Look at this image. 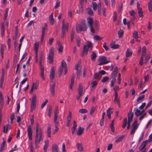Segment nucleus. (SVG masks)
I'll return each mask as SVG.
<instances>
[{"mask_svg":"<svg viewBox=\"0 0 152 152\" xmlns=\"http://www.w3.org/2000/svg\"><path fill=\"white\" fill-rule=\"evenodd\" d=\"M27 135L28 139L30 140H31L32 138V130L31 126L29 125L27 129Z\"/></svg>","mask_w":152,"mask_h":152,"instance_id":"12","label":"nucleus"},{"mask_svg":"<svg viewBox=\"0 0 152 152\" xmlns=\"http://www.w3.org/2000/svg\"><path fill=\"white\" fill-rule=\"evenodd\" d=\"M88 24L89 26L94 24V21L92 18L91 17H89L87 19Z\"/></svg>","mask_w":152,"mask_h":152,"instance_id":"24","label":"nucleus"},{"mask_svg":"<svg viewBox=\"0 0 152 152\" xmlns=\"http://www.w3.org/2000/svg\"><path fill=\"white\" fill-rule=\"evenodd\" d=\"M39 47V42H36L34 45V50L35 52V58L36 61V62L38 61L37 57H38V48Z\"/></svg>","mask_w":152,"mask_h":152,"instance_id":"16","label":"nucleus"},{"mask_svg":"<svg viewBox=\"0 0 152 152\" xmlns=\"http://www.w3.org/2000/svg\"><path fill=\"white\" fill-rule=\"evenodd\" d=\"M100 77L99 73L97 72L94 74L93 77L94 79H98L99 80L100 79Z\"/></svg>","mask_w":152,"mask_h":152,"instance_id":"39","label":"nucleus"},{"mask_svg":"<svg viewBox=\"0 0 152 152\" xmlns=\"http://www.w3.org/2000/svg\"><path fill=\"white\" fill-rule=\"evenodd\" d=\"M51 126H49L47 128V134L48 137H50V134H51Z\"/></svg>","mask_w":152,"mask_h":152,"instance_id":"40","label":"nucleus"},{"mask_svg":"<svg viewBox=\"0 0 152 152\" xmlns=\"http://www.w3.org/2000/svg\"><path fill=\"white\" fill-rule=\"evenodd\" d=\"M144 98L145 95H144L142 96H140L137 98V102H139L143 99Z\"/></svg>","mask_w":152,"mask_h":152,"instance_id":"63","label":"nucleus"},{"mask_svg":"<svg viewBox=\"0 0 152 152\" xmlns=\"http://www.w3.org/2000/svg\"><path fill=\"white\" fill-rule=\"evenodd\" d=\"M12 128L11 126L9 125H8L7 127L6 126H4L3 127V132L4 133H7L8 131L11 129Z\"/></svg>","mask_w":152,"mask_h":152,"instance_id":"26","label":"nucleus"},{"mask_svg":"<svg viewBox=\"0 0 152 152\" xmlns=\"http://www.w3.org/2000/svg\"><path fill=\"white\" fill-rule=\"evenodd\" d=\"M127 118H125L124 119V120L123 123V124L122 125V127L123 128H124L126 127L127 124Z\"/></svg>","mask_w":152,"mask_h":152,"instance_id":"46","label":"nucleus"},{"mask_svg":"<svg viewBox=\"0 0 152 152\" xmlns=\"http://www.w3.org/2000/svg\"><path fill=\"white\" fill-rule=\"evenodd\" d=\"M138 10V13L139 14V16L140 17L142 18L143 17V12L142 11V9H140Z\"/></svg>","mask_w":152,"mask_h":152,"instance_id":"48","label":"nucleus"},{"mask_svg":"<svg viewBox=\"0 0 152 152\" xmlns=\"http://www.w3.org/2000/svg\"><path fill=\"white\" fill-rule=\"evenodd\" d=\"M146 51V49L145 46H144L142 48V56H144L145 55Z\"/></svg>","mask_w":152,"mask_h":152,"instance_id":"53","label":"nucleus"},{"mask_svg":"<svg viewBox=\"0 0 152 152\" xmlns=\"http://www.w3.org/2000/svg\"><path fill=\"white\" fill-rule=\"evenodd\" d=\"M87 11L88 15H93V12L90 8H88L87 9Z\"/></svg>","mask_w":152,"mask_h":152,"instance_id":"44","label":"nucleus"},{"mask_svg":"<svg viewBox=\"0 0 152 152\" xmlns=\"http://www.w3.org/2000/svg\"><path fill=\"white\" fill-rule=\"evenodd\" d=\"M98 83V82L96 80L94 81L91 82V89L92 90L93 88L94 89L95 88L94 87L97 86Z\"/></svg>","mask_w":152,"mask_h":152,"instance_id":"32","label":"nucleus"},{"mask_svg":"<svg viewBox=\"0 0 152 152\" xmlns=\"http://www.w3.org/2000/svg\"><path fill=\"white\" fill-rule=\"evenodd\" d=\"M52 152H58V146L56 145H53L52 147Z\"/></svg>","mask_w":152,"mask_h":152,"instance_id":"27","label":"nucleus"},{"mask_svg":"<svg viewBox=\"0 0 152 152\" xmlns=\"http://www.w3.org/2000/svg\"><path fill=\"white\" fill-rule=\"evenodd\" d=\"M114 120H113L111 122V124L110 126V127L111 130V131L114 132L115 128L114 127Z\"/></svg>","mask_w":152,"mask_h":152,"instance_id":"43","label":"nucleus"},{"mask_svg":"<svg viewBox=\"0 0 152 152\" xmlns=\"http://www.w3.org/2000/svg\"><path fill=\"white\" fill-rule=\"evenodd\" d=\"M148 144V143L146 142V141H143L139 148V151H141L145 149L146 145Z\"/></svg>","mask_w":152,"mask_h":152,"instance_id":"19","label":"nucleus"},{"mask_svg":"<svg viewBox=\"0 0 152 152\" xmlns=\"http://www.w3.org/2000/svg\"><path fill=\"white\" fill-rule=\"evenodd\" d=\"M52 106H50L49 107V109H48V116L50 118L51 117V113L52 111Z\"/></svg>","mask_w":152,"mask_h":152,"instance_id":"54","label":"nucleus"},{"mask_svg":"<svg viewBox=\"0 0 152 152\" xmlns=\"http://www.w3.org/2000/svg\"><path fill=\"white\" fill-rule=\"evenodd\" d=\"M76 29L77 32L79 33L82 31H85L87 29V27L86 24L83 23L81 24H78L77 25Z\"/></svg>","mask_w":152,"mask_h":152,"instance_id":"5","label":"nucleus"},{"mask_svg":"<svg viewBox=\"0 0 152 152\" xmlns=\"http://www.w3.org/2000/svg\"><path fill=\"white\" fill-rule=\"evenodd\" d=\"M113 113V111L112 110V109L109 108L107 111V114L108 118L110 119L111 118V115Z\"/></svg>","mask_w":152,"mask_h":152,"instance_id":"28","label":"nucleus"},{"mask_svg":"<svg viewBox=\"0 0 152 152\" xmlns=\"http://www.w3.org/2000/svg\"><path fill=\"white\" fill-rule=\"evenodd\" d=\"M114 102L117 103L118 106L120 107V102L119 98L118 97V94L114 95Z\"/></svg>","mask_w":152,"mask_h":152,"instance_id":"20","label":"nucleus"},{"mask_svg":"<svg viewBox=\"0 0 152 152\" xmlns=\"http://www.w3.org/2000/svg\"><path fill=\"white\" fill-rule=\"evenodd\" d=\"M7 44L8 48L10 49L11 47V39L9 35L7 37Z\"/></svg>","mask_w":152,"mask_h":152,"instance_id":"49","label":"nucleus"},{"mask_svg":"<svg viewBox=\"0 0 152 152\" xmlns=\"http://www.w3.org/2000/svg\"><path fill=\"white\" fill-rule=\"evenodd\" d=\"M58 116H54V122L55 126H58V124L59 123V120L58 119Z\"/></svg>","mask_w":152,"mask_h":152,"instance_id":"38","label":"nucleus"},{"mask_svg":"<svg viewBox=\"0 0 152 152\" xmlns=\"http://www.w3.org/2000/svg\"><path fill=\"white\" fill-rule=\"evenodd\" d=\"M87 43V45H84L83 46V55L84 54H87L88 49L90 48L92 49V44L90 42L88 41Z\"/></svg>","mask_w":152,"mask_h":152,"instance_id":"6","label":"nucleus"},{"mask_svg":"<svg viewBox=\"0 0 152 152\" xmlns=\"http://www.w3.org/2000/svg\"><path fill=\"white\" fill-rule=\"evenodd\" d=\"M92 4L93 5V9L94 11L96 10H97V8L98 7V13L99 15H100L101 8V3L100 2L99 3H98L97 5L96 2H92Z\"/></svg>","mask_w":152,"mask_h":152,"instance_id":"11","label":"nucleus"},{"mask_svg":"<svg viewBox=\"0 0 152 152\" xmlns=\"http://www.w3.org/2000/svg\"><path fill=\"white\" fill-rule=\"evenodd\" d=\"M45 144L43 147V149L44 152H47V149L49 145V142L46 141H45Z\"/></svg>","mask_w":152,"mask_h":152,"instance_id":"33","label":"nucleus"},{"mask_svg":"<svg viewBox=\"0 0 152 152\" xmlns=\"http://www.w3.org/2000/svg\"><path fill=\"white\" fill-rule=\"evenodd\" d=\"M138 126L137 124V120H135L132 125V129L130 132V134H134L137 129Z\"/></svg>","mask_w":152,"mask_h":152,"instance_id":"13","label":"nucleus"},{"mask_svg":"<svg viewBox=\"0 0 152 152\" xmlns=\"http://www.w3.org/2000/svg\"><path fill=\"white\" fill-rule=\"evenodd\" d=\"M88 112L87 110L85 109H82L79 110V112L81 113H86Z\"/></svg>","mask_w":152,"mask_h":152,"instance_id":"62","label":"nucleus"},{"mask_svg":"<svg viewBox=\"0 0 152 152\" xmlns=\"http://www.w3.org/2000/svg\"><path fill=\"white\" fill-rule=\"evenodd\" d=\"M69 23H65L64 20H63L62 22V37L63 38L64 37L65 31H68V30Z\"/></svg>","mask_w":152,"mask_h":152,"instance_id":"7","label":"nucleus"},{"mask_svg":"<svg viewBox=\"0 0 152 152\" xmlns=\"http://www.w3.org/2000/svg\"><path fill=\"white\" fill-rule=\"evenodd\" d=\"M124 34V31L122 30H120L118 32V35L119 37H122Z\"/></svg>","mask_w":152,"mask_h":152,"instance_id":"55","label":"nucleus"},{"mask_svg":"<svg viewBox=\"0 0 152 152\" xmlns=\"http://www.w3.org/2000/svg\"><path fill=\"white\" fill-rule=\"evenodd\" d=\"M74 83V81L73 80V79H71V83L70 85V88L72 90H73V87Z\"/></svg>","mask_w":152,"mask_h":152,"instance_id":"58","label":"nucleus"},{"mask_svg":"<svg viewBox=\"0 0 152 152\" xmlns=\"http://www.w3.org/2000/svg\"><path fill=\"white\" fill-rule=\"evenodd\" d=\"M152 141V134H150L149 136L148 140L145 141H146L147 143H148V142H150Z\"/></svg>","mask_w":152,"mask_h":152,"instance_id":"64","label":"nucleus"},{"mask_svg":"<svg viewBox=\"0 0 152 152\" xmlns=\"http://www.w3.org/2000/svg\"><path fill=\"white\" fill-rule=\"evenodd\" d=\"M36 101V95H34L32 98V101L31 104V112H33L35 109Z\"/></svg>","mask_w":152,"mask_h":152,"instance_id":"8","label":"nucleus"},{"mask_svg":"<svg viewBox=\"0 0 152 152\" xmlns=\"http://www.w3.org/2000/svg\"><path fill=\"white\" fill-rule=\"evenodd\" d=\"M63 69L64 70V75H65L67 72V69L66 64L64 60L62 61L61 65L59 67L58 71V75L59 77L61 76Z\"/></svg>","mask_w":152,"mask_h":152,"instance_id":"2","label":"nucleus"},{"mask_svg":"<svg viewBox=\"0 0 152 152\" xmlns=\"http://www.w3.org/2000/svg\"><path fill=\"white\" fill-rule=\"evenodd\" d=\"M61 2L59 0H57L56 3V4L55 6V8L56 9H57L60 6Z\"/></svg>","mask_w":152,"mask_h":152,"instance_id":"57","label":"nucleus"},{"mask_svg":"<svg viewBox=\"0 0 152 152\" xmlns=\"http://www.w3.org/2000/svg\"><path fill=\"white\" fill-rule=\"evenodd\" d=\"M132 35L133 37L135 38H138V32L137 31H134Z\"/></svg>","mask_w":152,"mask_h":152,"instance_id":"61","label":"nucleus"},{"mask_svg":"<svg viewBox=\"0 0 152 152\" xmlns=\"http://www.w3.org/2000/svg\"><path fill=\"white\" fill-rule=\"evenodd\" d=\"M110 47L111 48L113 49H117L119 47V45H118L111 44L110 45Z\"/></svg>","mask_w":152,"mask_h":152,"instance_id":"56","label":"nucleus"},{"mask_svg":"<svg viewBox=\"0 0 152 152\" xmlns=\"http://www.w3.org/2000/svg\"><path fill=\"white\" fill-rule=\"evenodd\" d=\"M55 71V68L53 66L52 67L51 69L50 75V80L52 81H53L54 79Z\"/></svg>","mask_w":152,"mask_h":152,"instance_id":"17","label":"nucleus"},{"mask_svg":"<svg viewBox=\"0 0 152 152\" xmlns=\"http://www.w3.org/2000/svg\"><path fill=\"white\" fill-rule=\"evenodd\" d=\"M39 67L41 70L40 76L43 80H45L44 75V66L42 64V59L39 61Z\"/></svg>","mask_w":152,"mask_h":152,"instance_id":"14","label":"nucleus"},{"mask_svg":"<svg viewBox=\"0 0 152 152\" xmlns=\"http://www.w3.org/2000/svg\"><path fill=\"white\" fill-rule=\"evenodd\" d=\"M91 32L94 34L99 29V26L98 24L96 23H95L94 24L89 26Z\"/></svg>","mask_w":152,"mask_h":152,"instance_id":"9","label":"nucleus"},{"mask_svg":"<svg viewBox=\"0 0 152 152\" xmlns=\"http://www.w3.org/2000/svg\"><path fill=\"white\" fill-rule=\"evenodd\" d=\"M58 106L56 107L54 113V116H58Z\"/></svg>","mask_w":152,"mask_h":152,"instance_id":"52","label":"nucleus"},{"mask_svg":"<svg viewBox=\"0 0 152 152\" xmlns=\"http://www.w3.org/2000/svg\"><path fill=\"white\" fill-rule=\"evenodd\" d=\"M77 147L78 150L80 151H82L83 150V148L81 144L80 143H77L76 145Z\"/></svg>","mask_w":152,"mask_h":152,"instance_id":"41","label":"nucleus"},{"mask_svg":"<svg viewBox=\"0 0 152 152\" xmlns=\"http://www.w3.org/2000/svg\"><path fill=\"white\" fill-rule=\"evenodd\" d=\"M133 113L132 112H129L128 114V121L131 122L133 119Z\"/></svg>","mask_w":152,"mask_h":152,"instance_id":"22","label":"nucleus"},{"mask_svg":"<svg viewBox=\"0 0 152 152\" xmlns=\"http://www.w3.org/2000/svg\"><path fill=\"white\" fill-rule=\"evenodd\" d=\"M55 83L53 82L51 88V94L53 96H54L55 94Z\"/></svg>","mask_w":152,"mask_h":152,"instance_id":"25","label":"nucleus"},{"mask_svg":"<svg viewBox=\"0 0 152 152\" xmlns=\"http://www.w3.org/2000/svg\"><path fill=\"white\" fill-rule=\"evenodd\" d=\"M135 114L137 117L141 115L139 118V120L141 121L146 115V113L145 112V110H144L141 111L140 110L137 109L135 110Z\"/></svg>","mask_w":152,"mask_h":152,"instance_id":"3","label":"nucleus"},{"mask_svg":"<svg viewBox=\"0 0 152 152\" xmlns=\"http://www.w3.org/2000/svg\"><path fill=\"white\" fill-rule=\"evenodd\" d=\"M49 20L51 25H53L54 23V19L53 17V13H52L49 17Z\"/></svg>","mask_w":152,"mask_h":152,"instance_id":"21","label":"nucleus"},{"mask_svg":"<svg viewBox=\"0 0 152 152\" xmlns=\"http://www.w3.org/2000/svg\"><path fill=\"white\" fill-rule=\"evenodd\" d=\"M148 8L149 11H152V0H150L148 4Z\"/></svg>","mask_w":152,"mask_h":152,"instance_id":"42","label":"nucleus"},{"mask_svg":"<svg viewBox=\"0 0 152 152\" xmlns=\"http://www.w3.org/2000/svg\"><path fill=\"white\" fill-rule=\"evenodd\" d=\"M77 127V125L76 124V122L75 121H73V126L72 128V133L73 134L75 131V129Z\"/></svg>","mask_w":152,"mask_h":152,"instance_id":"36","label":"nucleus"},{"mask_svg":"<svg viewBox=\"0 0 152 152\" xmlns=\"http://www.w3.org/2000/svg\"><path fill=\"white\" fill-rule=\"evenodd\" d=\"M0 53L1 54V57L2 58L4 57V45L3 44H2L1 45V48L0 49Z\"/></svg>","mask_w":152,"mask_h":152,"instance_id":"47","label":"nucleus"},{"mask_svg":"<svg viewBox=\"0 0 152 152\" xmlns=\"http://www.w3.org/2000/svg\"><path fill=\"white\" fill-rule=\"evenodd\" d=\"M120 89L118 86L115 85L113 88L115 92V94H118V91Z\"/></svg>","mask_w":152,"mask_h":152,"instance_id":"37","label":"nucleus"},{"mask_svg":"<svg viewBox=\"0 0 152 152\" xmlns=\"http://www.w3.org/2000/svg\"><path fill=\"white\" fill-rule=\"evenodd\" d=\"M75 68V69L77 70L76 74L77 75V77L78 79H79L81 76V67L80 66L79 64H77L76 65Z\"/></svg>","mask_w":152,"mask_h":152,"instance_id":"15","label":"nucleus"},{"mask_svg":"<svg viewBox=\"0 0 152 152\" xmlns=\"http://www.w3.org/2000/svg\"><path fill=\"white\" fill-rule=\"evenodd\" d=\"M96 107H91L90 112V115H91L93 114L96 109Z\"/></svg>","mask_w":152,"mask_h":152,"instance_id":"60","label":"nucleus"},{"mask_svg":"<svg viewBox=\"0 0 152 152\" xmlns=\"http://www.w3.org/2000/svg\"><path fill=\"white\" fill-rule=\"evenodd\" d=\"M54 53V49L51 47L49 50V53L48 57V59L50 61L49 63H51L52 62L53 59V55Z\"/></svg>","mask_w":152,"mask_h":152,"instance_id":"10","label":"nucleus"},{"mask_svg":"<svg viewBox=\"0 0 152 152\" xmlns=\"http://www.w3.org/2000/svg\"><path fill=\"white\" fill-rule=\"evenodd\" d=\"M35 144L36 148L37 147V145L42 140V134L41 128L39 127L38 123L36 124L35 128Z\"/></svg>","mask_w":152,"mask_h":152,"instance_id":"1","label":"nucleus"},{"mask_svg":"<svg viewBox=\"0 0 152 152\" xmlns=\"http://www.w3.org/2000/svg\"><path fill=\"white\" fill-rule=\"evenodd\" d=\"M125 135H123L118 137L115 141L116 143H118L121 142L124 138Z\"/></svg>","mask_w":152,"mask_h":152,"instance_id":"34","label":"nucleus"},{"mask_svg":"<svg viewBox=\"0 0 152 152\" xmlns=\"http://www.w3.org/2000/svg\"><path fill=\"white\" fill-rule=\"evenodd\" d=\"M96 58V54L94 52H92V54L91 55V60L93 61H94L95 60Z\"/></svg>","mask_w":152,"mask_h":152,"instance_id":"45","label":"nucleus"},{"mask_svg":"<svg viewBox=\"0 0 152 152\" xmlns=\"http://www.w3.org/2000/svg\"><path fill=\"white\" fill-rule=\"evenodd\" d=\"M99 63L98 65L99 66L106 64L110 62V60H107V58L104 56H100L98 58Z\"/></svg>","mask_w":152,"mask_h":152,"instance_id":"4","label":"nucleus"},{"mask_svg":"<svg viewBox=\"0 0 152 152\" xmlns=\"http://www.w3.org/2000/svg\"><path fill=\"white\" fill-rule=\"evenodd\" d=\"M132 54V51L131 49H127L126 52V56L127 57H129L131 56Z\"/></svg>","mask_w":152,"mask_h":152,"instance_id":"29","label":"nucleus"},{"mask_svg":"<svg viewBox=\"0 0 152 152\" xmlns=\"http://www.w3.org/2000/svg\"><path fill=\"white\" fill-rule=\"evenodd\" d=\"M38 86V84L37 83H33L31 89L30 90V92L32 93L34 89H37Z\"/></svg>","mask_w":152,"mask_h":152,"instance_id":"23","label":"nucleus"},{"mask_svg":"<svg viewBox=\"0 0 152 152\" xmlns=\"http://www.w3.org/2000/svg\"><path fill=\"white\" fill-rule=\"evenodd\" d=\"M94 39L95 40L97 41L102 40V38L99 36L96 35L94 36Z\"/></svg>","mask_w":152,"mask_h":152,"instance_id":"51","label":"nucleus"},{"mask_svg":"<svg viewBox=\"0 0 152 152\" xmlns=\"http://www.w3.org/2000/svg\"><path fill=\"white\" fill-rule=\"evenodd\" d=\"M9 10V9L8 8H7L5 11V13L4 17V20H6L7 18V16L8 15V13Z\"/></svg>","mask_w":152,"mask_h":152,"instance_id":"50","label":"nucleus"},{"mask_svg":"<svg viewBox=\"0 0 152 152\" xmlns=\"http://www.w3.org/2000/svg\"><path fill=\"white\" fill-rule=\"evenodd\" d=\"M48 25L46 23L44 24V27L42 28V35L45 36V30L47 28Z\"/></svg>","mask_w":152,"mask_h":152,"instance_id":"35","label":"nucleus"},{"mask_svg":"<svg viewBox=\"0 0 152 152\" xmlns=\"http://www.w3.org/2000/svg\"><path fill=\"white\" fill-rule=\"evenodd\" d=\"M118 69V67L116 66L114 69V70L111 74V78L113 79H115L116 77L117 76V72Z\"/></svg>","mask_w":152,"mask_h":152,"instance_id":"18","label":"nucleus"},{"mask_svg":"<svg viewBox=\"0 0 152 152\" xmlns=\"http://www.w3.org/2000/svg\"><path fill=\"white\" fill-rule=\"evenodd\" d=\"M84 129L81 127H79L77 132V134L78 136L81 135L83 133Z\"/></svg>","mask_w":152,"mask_h":152,"instance_id":"30","label":"nucleus"},{"mask_svg":"<svg viewBox=\"0 0 152 152\" xmlns=\"http://www.w3.org/2000/svg\"><path fill=\"white\" fill-rule=\"evenodd\" d=\"M5 141L4 140L2 142V144L1 145V147L0 149V151L1 152L4 149L5 144Z\"/></svg>","mask_w":152,"mask_h":152,"instance_id":"59","label":"nucleus"},{"mask_svg":"<svg viewBox=\"0 0 152 152\" xmlns=\"http://www.w3.org/2000/svg\"><path fill=\"white\" fill-rule=\"evenodd\" d=\"M57 43L58 44V50L59 52H62L63 50V46L62 45L61 43L59 41H58L57 42Z\"/></svg>","mask_w":152,"mask_h":152,"instance_id":"31","label":"nucleus"}]
</instances>
